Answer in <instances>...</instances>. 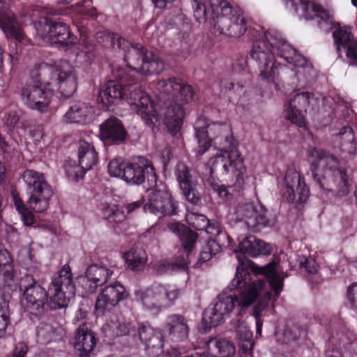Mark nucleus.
Masks as SVG:
<instances>
[{
  "label": "nucleus",
  "mask_w": 357,
  "mask_h": 357,
  "mask_svg": "<svg viewBox=\"0 0 357 357\" xmlns=\"http://www.w3.org/2000/svg\"><path fill=\"white\" fill-rule=\"evenodd\" d=\"M98 342L95 333L82 323L75 332L72 344L74 347L73 357H90V354Z\"/></svg>",
  "instance_id": "nucleus-25"
},
{
  "label": "nucleus",
  "mask_w": 357,
  "mask_h": 357,
  "mask_svg": "<svg viewBox=\"0 0 357 357\" xmlns=\"http://www.w3.org/2000/svg\"><path fill=\"white\" fill-rule=\"evenodd\" d=\"M347 298L351 306L357 309V283H353L348 287Z\"/></svg>",
  "instance_id": "nucleus-54"
},
{
  "label": "nucleus",
  "mask_w": 357,
  "mask_h": 357,
  "mask_svg": "<svg viewBox=\"0 0 357 357\" xmlns=\"http://www.w3.org/2000/svg\"><path fill=\"white\" fill-rule=\"evenodd\" d=\"M118 50L123 52L124 61L131 71H141L144 75L159 74L165 68V62L155 54L139 43H132L119 38Z\"/></svg>",
  "instance_id": "nucleus-8"
},
{
  "label": "nucleus",
  "mask_w": 357,
  "mask_h": 357,
  "mask_svg": "<svg viewBox=\"0 0 357 357\" xmlns=\"http://www.w3.org/2000/svg\"><path fill=\"white\" fill-rule=\"evenodd\" d=\"M10 323V311L8 304L3 301L0 303V338L6 335L8 325Z\"/></svg>",
  "instance_id": "nucleus-46"
},
{
  "label": "nucleus",
  "mask_w": 357,
  "mask_h": 357,
  "mask_svg": "<svg viewBox=\"0 0 357 357\" xmlns=\"http://www.w3.org/2000/svg\"><path fill=\"white\" fill-rule=\"evenodd\" d=\"M36 29L37 34L43 40L61 45L67 43V26L64 22H54L48 17H43L36 24Z\"/></svg>",
  "instance_id": "nucleus-24"
},
{
  "label": "nucleus",
  "mask_w": 357,
  "mask_h": 357,
  "mask_svg": "<svg viewBox=\"0 0 357 357\" xmlns=\"http://www.w3.org/2000/svg\"><path fill=\"white\" fill-rule=\"evenodd\" d=\"M145 199L144 197H142L141 199L133 202L132 203L128 204L126 205V209L128 211V213H130L135 211L137 208H139L142 205H144L145 204Z\"/></svg>",
  "instance_id": "nucleus-60"
},
{
  "label": "nucleus",
  "mask_w": 357,
  "mask_h": 357,
  "mask_svg": "<svg viewBox=\"0 0 357 357\" xmlns=\"http://www.w3.org/2000/svg\"><path fill=\"white\" fill-rule=\"evenodd\" d=\"M116 80H109L100 89L97 100L107 109L118 104L122 100H127L132 109L136 111V105L132 104L130 93L133 89H139L135 85L137 78L134 74L128 73L127 70L119 68L114 72Z\"/></svg>",
  "instance_id": "nucleus-10"
},
{
  "label": "nucleus",
  "mask_w": 357,
  "mask_h": 357,
  "mask_svg": "<svg viewBox=\"0 0 357 357\" xmlns=\"http://www.w3.org/2000/svg\"><path fill=\"white\" fill-rule=\"evenodd\" d=\"M286 3H291L292 7L298 10L301 8L304 13H307L310 8L312 10L315 15L321 20L328 22L331 17L330 13L321 5L317 4L311 0H284Z\"/></svg>",
  "instance_id": "nucleus-36"
},
{
  "label": "nucleus",
  "mask_w": 357,
  "mask_h": 357,
  "mask_svg": "<svg viewBox=\"0 0 357 357\" xmlns=\"http://www.w3.org/2000/svg\"><path fill=\"white\" fill-rule=\"evenodd\" d=\"M254 345V340H238V347L244 354H252Z\"/></svg>",
  "instance_id": "nucleus-58"
},
{
  "label": "nucleus",
  "mask_w": 357,
  "mask_h": 357,
  "mask_svg": "<svg viewBox=\"0 0 357 357\" xmlns=\"http://www.w3.org/2000/svg\"><path fill=\"white\" fill-rule=\"evenodd\" d=\"M113 271L99 264H93L88 266L85 278H80L83 282H90L88 291L95 292L98 287L105 284L112 277Z\"/></svg>",
  "instance_id": "nucleus-30"
},
{
  "label": "nucleus",
  "mask_w": 357,
  "mask_h": 357,
  "mask_svg": "<svg viewBox=\"0 0 357 357\" xmlns=\"http://www.w3.org/2000/svg\"><path fill=\"white\" fill-rule=\"evenodd\" d=\"M181 352L176 347L168 349L164 351L162 357H180Z\"/></svg>",
  "instance_id": "nucleus-62"
},
{
  "label": "nucleus",
  "mask_w": 357,
  "mask_h": 357,
  "mask_svg": "<svg viewBox=\"0 0 357 357\" xmlns=\"http://www.w3.org/2000/svg\"><path fill=\"white\" fill-rule=\"evenodd\" d=\"M174 176L186 199L198 205L201 197L196 190L197 178L193 169L183 162H178L174 169Z\"/></svg>",
  "instance_id": "nucleus-20"
},
{
  "label": "nucleus",
  "mask_w": 357,
  "mask_h": 357,
  "mask_svg": "<svg viewBox=\"0 0 357 357\" xmlns=\"http://www.w3.org/2000/svg\"><path fill=\"white\" fill-rule=\"evenodd\" d=\"M78 164L73 166L68 160V178L78 183L86 172L98 163V153L93 144L80 140L77 144Z\"/></svg>",
  "instance_id": "nucleus-17"
},
{
  "label": "nucleus",
  "mask_w": 357,
  "mask_h": 357,
  "mask_svg": "<svg viewBox=\"0 0 357 357\" xmlns=\"http://www.w3.org/2000/svg\"><path fill=\"white\" fill-rule=\"evenodd\" d=\"M181 263L182 259L179 256L176 257L174 261L167 259L160 260L157 264V271L160 274H164L172 272L176 269H185L188 266L180 265Z\"/></svg>",
  "instance_id": "nucleus-45"
},
{
  "label": "nucleus",
  "mask_w": 357,
  "mask_h": 357,
  "mask_svg": "<svg viewBox=\"0 0 357 357\" xmlns=\"http://www.w3.org/2000/svg\"><path fill=\"white\" fill-rule=\"evenodd\" d=\"M156 186L149 193L144 209L156 215L172 216L177 213L178 203L172 197L167 186Z\"/></svg>",
  "instance_id": "nucleus-16"
},
{
  "label": "nucleus",
  "mask_w": 357,
  "mask_h": 357,
  "mask_svg": "<svg viewBox=\"0 0 357 357\" xmlns=\"http://www.w3.org/2000/svg\"><path fill=\"white\" fill-rule=\"evenodd\" d=\"M180 294L181 289L176 284L158 282L135 292L136 301L143 310L152 315H158L163 309L174 305Z\"/></svg>",
  "instance_id": "nucleus-9"
},
{
  "label": "nucleus",
  "mask_w": 357,
  "mask_h": 357,
  "mask_svg": "<svg viewBox=\"0 0 357 357\" xmlns=\"http://www.w3.org/2000/svg\"><path fill=\"white\" fill-rule=\"evenodd\" d=\"M33 79V84H46L50 89L56 93L61 101L67 99V73L61 69V65L50 66L43 63L35 66L30 73Z\"/></svg>",
  "instance_id": "nucleus-14"
},
{
  "label": "nucleus",
  "mask_w": 357,
  "mask_h": 357,
  "mask_svg": "<svg viewBox=\"0 0 357 357\" xmlns=\"http://www.w3.org/2000/svg\"><path fill=\"white\" fill-rule=\"evenodd\" d=\"M175 0H152V2L155 7L158 8H164L167 6V3H172Z\"/></svg>",
  "instance_id": "nucleus-64"
},
{
  "label": "nucleus",
  "mask_w": 357,
  "mask_h": 357,
  "mask_svg": "<svg viewBox=\"0 0 357 357\" xmlns=\"http://www.w3.org/2000/svg\"><path fill=\"white\" fill-rule=\"evenodd\" d=\"M194 9V17L197 22H205L207 19V10L206 5L199 0H194L192 3Z\"/></svg>",
  "instance_id": "nucleus-48"
},
{
  "label": "nucleus",
  "mask_w": 357,
  "mask_h": 357,
  "mask_svg": "<svg viewBox=\"0 0 357 357\" xmlns=\"http://www.w3.org/2000/svg\"><path fill=\"white\" fill-rule=\"evenodd\" d=\"M340 137V145L342 149L352 153L356 151V146L355 142L354 132L351 127L344 126L338 133Z\"/></svg>",
  "instance_id": "nucleus-41"
},
{
  "label": "nucleus",
  "mask_w": 357,
  "mask_h": 357,
  "mask_svg": "<svg viewBox=\"0 0 357 357\" xmlns=\"http://www.w3.org/2000/svg\"><path fill=\"white\" fill-rule=\"evenodd\" d=\"M208 182L212 189L218 193L220 197L225 199H229V196L231 195L229 194L227 188L224 185H222L220 181H215V179L211 176L208 179Z\"/></svg>",
  "instance_id": "nucleus-49"
},
{
  "label": "nucleus",
  "mask_w": 357,
  "mask_h": 357,
  "mask_svg": "<svg viewBox=\"0 0 357 357\" xmlns=\"http://www.w3.org/2000/svg\"><path fill=\"white\" fill-rule=\"evenodd\" d=\"M64 333L63 328L55 327L48 323L42 322L36 328L37 340L43 344L61 340Z\"/></svg>",
  "instance_id": "nucleus-34"
},
{
  "label": "nucleus",
  "mask_w": 357,
  "mask_h": 357,
  "mask_svg": "<svg viewBox=\"0 0 357 357\" xmlns=\"http://www.w3.org/2000/svg\"><path fill=\"white\" fill-rule=\"evenodd\" d=\"M67 281V265H64L59 271L58 276L54 278L49 287L47 293L45 288L41 287L29 275L22 277L20 282V290L22 291L21 303L25 310L31 314L40 315L44 311V306L47 303L48 294L50 295V307L56 310L66 307V298L62 286Z\"/></svg>",
  "instance_id": "nucleus-5"
},
{
  "label": "nucleus",
  "mask_w": 357,
  "mask_h": 357,
  "mask_svg": "<svg viewBox=\"0 0 357 357\" xmlns=\"http://www.w3.org/2000/svg\"><path fill=\"white\" fill-rule=\"evenodd\" d=\"M114 333L124 347H135L142 343L147 353L158 357L164 353V337L161 331L149 321L121 322L115 325Z\"/></svg>",
  "instance_id": "nucleus-6"
},
{
  "label": "nucleus",
  "mask_w": 357,
  "mask_h": 357,
  "mask_svg": "<svg viewBox=\"0 0 357 357\" xmlns=\"http://www.w3.org/2000/svg\"><path fill=\"white\" fill-rule=\"evenodd\" d=\"M124 258L128 268L132 271L137 272L144 268L148 260V255L144 248L132 247L125 252Z\"/></svg>",
  "instance_id": "nucleus-33"
},
{
  "label": "nucleus",
  "mask_w": 357,
  "mask_h": 357,
  "mask_svg": "<svg viewBox=\"0 0 357 357\" xmlns=\"http://www.w3.org/2000/svg\"><path fill=\"white\" fill-rule=\"evenodd\" d=\"M268 280L271 290L274 291L275 296H279L284 286V277L278 274Z\"/></svg>",
  "instance_id": "nucleus-51"
},
{
  "label": "nucleus",
  "mask_w": 357,
  "mask_h": 357,
  "mask_svg": "<svg viewBox=\"0 0 357 357\" xmlns=\"http://www.w3.org/2000/svg\"><path fill=\"white\" fill-rule=\"evenodd\" d=\"M310 170L312 172L314 181L319 184V187L324 190H328V186L326 185V177H321L318 174L317 172V165L314 162L311 164Z\"/></svg>",
  "instance_id": "nucleus-53"
},
{
  "label": "nucleus",
  "mask_w": 357,
  "mask_h": 357,
  "mask_svg": "<svg viewBox=\"0 0 357 357\" xmlns=\"http://www.w3.org/2000/svg\"><path fill=\"white\" fill-rule=\"evenodd\" d=\"M27 351V345L22 342H18L14 348L12 357H26Z\"/></svg>",
  "instance_id": "nucleus-57"
},
{
  "label": "nucleus",
  "mask_w": 357,
  "mask_h": 357,
  "mask_svg": "<svg viewBox=\"0 0 357 357\" xmlns=\"http://www.w3.org/2000/svg\"><path fill=\"white\" fill-rule=\"evenodd\" d=\"M156 89L162 96L158 108L150 96L141 89H135L130 93L131 102L136 105V113L153 131L162 120L168 132L176 136L183 125V106L192 100L194 90L182 79L174 77L158 79Z\"/></svg>",
  "instance_id": "nucleus-1"
},
{
  "label": "nucleus",
  "mask_w": 357,
  "mask_h": 357,
  "mask_svg": "<svg viewBox=\"0 0 357 357\" xmlns=\"http://www.w3.org/2000/svg\"><path fill=\"white\" fill-rule=\"evenodd\" d=\"M313 98L314 94L307 91L294 94L289 102L284 105L286 119L299 128H306L304 113Z\"/></svg>",
  "instance_id": "nucleus-21"
},
{
  "label": "nucleus",
  "mask_w": 357,
  "mask_h": 357,
  "mask_svg": "<svg viewBox=\"0 0 357 357\" xmlns=\"http://www.w3.org/2000/svg\"><path fill=\"white\" fill-rule=\"evenodd\" d=\"M0 272H2L6 281L13 280V262L7 251L0 252Z\"/></svg>",
  "instance_id": "nucleus-44"
},
{
  "label": "nucleus",
  "mask_w": 357,
  "mask_h": 357,
  "mask_svg": "<svg viewBox=\"0 0 357 357\" xmlns=\"http://www.w3.org/2000/svg\"><path fill=\"white\" fill-rule=\"evenodd\" d=\"M22 177L29 196L27 202L29 207L36 213L45 211L49 207L53 190L45 181L43 174L26 169Z\"/></svg>",
  "instance_id": "nucleus-13"
},
{
  "label": "nucleus",
  "mask_w": 357,
  "mask_h": 357,
  "mask_svg": "<svg viewBox=\"0 0 357 357\" xmlns=\"http://www.w3.org/2000/svg\"><path fill=\"white\" fill-rule=\"evenodd\" d=\"M101 215L110 223H121L126 219L123 209L116 204H102Z\"/></svg>",
  "instance_id": "nucleus-39"
},
{
  "label": "nucleus",
  "mask_w": 357,
  "mask_h": 357,
  "mask_svg": "<svg viewBox=\"0 0 357 357\" xmlns=\"http://www.w3.org/2000/svg\"><path fill=\"white\" fill-rule=\"evenodd\" d=\"M110 176L120 178L130 185L146 183L147 190L156 186L159 176L151 160L144 156L132 162L119 158L112 160L108 165Z\"/></svg>",
  "instance_id": "nucleus-7"
},
{
  "label": "nucleus",
  "mask_w": 357,
  "mask_h": 357,
  "mask_svg": "<svg viewBox=\"0 0 357 357\" xmlns=\"http://www.w3.org/2000/svg\"><path fill=\"white\" fill-rule=\"evenodd\" d=\"M92 3V0H82L68 6V15H71L73 25L79 34V43L85 49V53L93 49L94 44L89 39L90 35L100 24L97 20V9L91 6Z\"/></svg>",
  "instance_id": "nucleus-11"
},
{
  "label": "nucleus",
  "mask_w": 357,
  "mask_h": 357,
  "mask_svg": "<svg viewBox=\"0 0 357 357\" xmlns=\"http://www.w3.org/2000/svg\"><path fill=\"white\" fill-rule=\"evenodd\" d=\"M237 335L238 337L239 340L246 341V340H253L252 339V332L247 329L246 328H239L237 331Z\"/></svg>",
  "instance_id": "nucleus-59"
},
{
  "label": "nucleus",
  "mask_w": 357,
  "mask_h": 357,
  "mask_svg": "<svg viewBox=\"0 0 357 357\" xmlns=\"http://www.w3.org/2000/svg\"><path fill=\"white\" fill-rule=\"evenodd\" d=\"M300 268L309 274H315L318 271V264L316 261L310 258H303L299 261Z\"/></svg>",
  "instance_id": "nucleus-50"
},
{
  "label": "nucleus",
  "mask_w": 357,
  "mask_h": 357,
  "mask_svg": "<svg viewBox=\"0 0 357 357\" xmlns=\"http://www.w3.org/2000/svg\"><path fill=\"white\" fill-rule=\"evenodd\" d=\"M208 222L206 215L199 213H192L188 219L189 225L198 231H204L208 226Z\"/></svg>",
  "instance_id": "nucleus-47"
},
{
  "label": "nucleus",
  "mask_w": 357,
  "mask_h": 357,
  "mask_svg": "<svg viewBox=\"0 0 357 357\" xmlns=\"http://www.w3.org/2000/svg\"><path fill=\"white\" fill-rule=\"evenodd\" d=\"M204 231L215 236V238H209L208 241H216L222 247L231 245L232 238L222 229L218 222L209 220L208 226Z\"/></svg>",
  "instance_id": "nucleus-37"
},
{
  "label": "nucleus",
  "mask_w": 357,
  "mask_h": 357,
  "mask_svg": "<svg viewBox=\"0 0 357 357\" xmlns=\"http://www.w3.org/2000/svg\"><path fill=\"white\" fill-rule=\"evenodd\" d=\"M303 334H305L304 330L297 326L287 328L284 331L285 336L293 341L298 340Z\"/></svg>",
  "instance_id": "nucleus-52"
},
{
  "label": "nucleus",
  "mask_w": 357,
  "mask_h": 357,
  "mask_svg": "<svg viewBox=\"0 0 357 357\" xmlns=\"http://www.w3.org/2000/svg\"><path fill=\"white\" fill-rule=\"evenodd\" d=\"M222 250V246L218 245L216 241H207L205 245L202 247L199 257H196L195 262H192L193 267H201L202 265L209 261L213 256L220 252Z\"/></svg>",
  "instance_id": "nucleus-38"
},
{
  "label": "nucleus",
  "mask_w": 357,
  "mask_h": 357,
  "mask_svg": "<svg viewBox=\"0 0 357 357\" xmlns=\"http://www.w3.org/2000/svg\"><path fill=\"white\" fill-rule=\"evenodd\" d=\"M218 4L211 3V9L217 15L213 17V26L220 33L229 37H240L248 29L245 19L240 10L234 8L225 0H217Z\"/></svg>",
  "instance_id": "nucleus-12"
},
{
  "label": "nucleus",
  "mask_w": 357,
  "mask_h": 357,
  "mask_svg": "<svg viewBox=\"0 0 357 357\" xmlns=\"http://www.w3.org/2000/svg\"><path fill=\"white\" fill-rule=\"evenodd\" d=\"M96 42L105 48L118 50L119 38H123L118 33L107 31H98L95 35Z\"/></svg>",
  "instance_id": "nucleus-42"
},
{
  "label": "nucleus",
  "mask_w": 357,
  "mask_h": 357,
  "mask_svg": "<svg viewBox=\"0 0 357 357\" xmlns=\"http://www.w3.org/2000/svg\"><path fill=\"white\" fill-rule=\"evenodd\" d=\"M87 314V309L80 306L79 309L77 310L75 317L73 319V324L75 325L79 324V326L81 325L82 323L86 324L84 320L86 319Z\"/></svg>",
  "instance_id": "nucleus-56"
},
{
  "label": "nucleus",
  "mask_w": 357,
  "mask_h": 357,
  "mask_svg": "<svg viewBox=\"0 0 357 357\" xmlns=\"http://www.w3.org/2000/svg\"><path fill=\"white\" fill-rule=\"evenodd\" d=\"M19 121V116L15 112H10L7 118L6 124L8 126L14 127Z\"/></svg>",
  "instance_id": "nucleus-61"
},
{
  "label": "nucleus",
  "mask_w": 357,
  "mask_h": 357,
  "mask_svg": "<svg viewBox=\"0 0 357 357\" xmlns=\"http://www.w3.org/2000/svg\"><path fill=\"white\" fill-rule=\"evenodd\" d=\"M163 331L172 341L178 342L188 339L190 332L188 319L180 314L167 316Z\"/></svg>",
  "instance_id": "nucleus-26"
},
{
  "label": "nucleus",
  "mask_w": 357,
  "mask_h": 357,
  "mask_svg": "<svg viewBox=\"0 0 357 357\" xmlns=\"http://www.w3.org/2000/svg\"><path fill=\"white\" fill-rule=\"evenodd\" d=\"M284 184L282 195L287 202L298 207L307 201L310 194V188L305 183V176L294 165L287 167Z\"/></svg>",
  "instance_id": "nucleus-15"
},
{
  "label": "nucleus",
  "mask_w": 357,
  "mask_h": 357,
  "mask_svg": "<svg viewBox=\"0 0 357 357\" xmlns=\"http://www.w3.org/2000/svg\"><path fill=\"white\" fill-rule=\"evenodd\" d=\"M100 135L104 142L120 144L126 141L128 132L122 121L117 117L112 116L100 124Z\"/></svg>",
  "instance_id": "nucleus-27"
},
{
  "label": "nucleus",
  "mask_w": 357,
  "mask_h": 357,
  "mask_svg": "<svg viewBox=\"0 0 357 357\" xmlns=\"http://www.w3.org/2000/svg\"><path fill=\"white\" fill-rule=\"evenodd\" d=\"M238 213H241V218L247 227L255 232L274 223V218L261 204L256 207L252 204H245L240 208Z\"/></svg>",
  "instance_id": "nucleus-22"
},
{
  "label": "nucleus",
  "mask_w": 357,
  "mask_h": 357,
  "mask_svg": "<svg viewBox=\"0 0 357 357\" xmlns=\"http://www.w3.org/2000/svg\"><path fill=\"white\" fill-rule=\"evenodd\" d=\"M199 120L194 126L198 146L197 155L202 156L212 146H219L220 154L214 157L211 172H220L227 176L236 192H241L245 185L247 167L244 158L238 151V143L234 137L231 129L225 123L213 122L199 126Z\"/></svg>",
  "instance_id": "nucleus-3"
},
{
  "label": "nucleus",
  "mask_w": 357,
  "mask_h": 357,
  "mask_svg": "<svg viewBox=\"0 0 357 357\" xmlns=\"http://www.w3.org/2000/svg\"><path fill=\"white\" fill-rule=\"evenodd\" d=\"M250 260L240 262L235 278L226 290L218 294L204 310L202 322L206 328H215L231 317L236 310L239 315L245 308L252 305L266 288V281L254 273Z\"/></svg>",
  "instance_id": "nucleus-2"
},
{
  "label": "nucleus",
  "mask_w": 357,
  "mask_h": 357,
  "mask_svg": "<svg viewBox=\"0 0 357 357\" xmlns=\"http://www.w3.org/2000/svg\"><path fill=\"white\" fill-rule=\"evenodd\" d=\"M276 263L270 262L261 268V273L266 276L267 279L278 275L279 273L276 271Z\"/></svg>",
  "instance_id": "nucleus-55"
},
{
  "label": "nucleus",
  "mask_w": 357,
  "mask_h": 357,
  "mask_svg": "<svg viewBox=\"0 0 357 357\" xmlns=\"http://www.w3.org/2000/svg\"><path fill=\"white\" fill-rule=\"evenodd\" d=\"M12 197L15 208L19 212L24 224L27 226L31 225L34 222L33 213L28 210L17 193L13 192Z\"/></svg>",
  "instance_id": "nucleus-43"
},
{
  "label": "nucleus",
  "mask_w": 357,
  "mask_h": 357,
  "mask_svg": "<svg viewBox=\"0 0 357 357\" xmlns=\"http://www.w3.org/2000/svg\"><path fill=\"white\" fill-rule=\"evenodd\" d=\"M168 228L179 238L182 254L179 257L182 259L181 266H188L195 261L196 244L198 234L183 224L178 222L168 224Z\"/></svg>",
  "instance_id": "nucleus-19"
},
{
  "label": "nucleus",
  "mask_w": 357,
  "mask_h": 357,
  "mask_svg": "<svg viewBox=\"0 0 357 357\" xmlns=\"http://www.w3.org/2000/svg\"><path fill=\"white\" fill-rule=\"evenodd\" d=\"M250 55L258 66L261 79L268 83L274 82L278 74V68L280 63L276 64L275 56L297 68L296 76L301 73L310 74L313 69L312 63L288 44L281 33L275 29H268L253 41Z\"/></svg>",
  "instance_id": "nucleus-4"
},
{
  "label": "nucleus",
  "mask_w": 357,
  "mask_h": 357,
  "mask_svg": "<svg viewBox=\"0 0 357 357\" xmlns=\"http://www.w3.org/2000/svg\"><path fill=\"white\" fill-rule=\"evenodd\" d=\"M128 296L125 287L119 282L105 287L98 295L95 304L97 317H107L119 303Z\"/></svg>",
  "instance_id": "nucleus-18"
},
{
  "label": "nucleus",
  "mask_w": 357,
  "mask_h": 357,
  "mask_svg": "<svg viewBox=\"0 0 357 357\" xmlns=\"http://www.w3.org/2000/svg\"><path fill=\"white\" fill-rule=\"evenodd\" d=\"M91 109L79 101L70 102L68 123H86L91 119Z\"/></svg>",
  "instance_id": "nucleus-35"
},
{
  "label": "nucleus",
  "mask_w": 357,
  "mask_h": 357,
  "mask_svg": "<svg viewBox=\"0 0 357 357\" xmlns=\"http://www.w3.org/2000/svg\"><path fill=\"white\" fill-rule=\"evenodd\" d=\"M21 97L29 108L43 112L50 103L51 92L43 89L40 84L29 83L22 88Z\"/></svg>",
  "instance_id": "nucleus-23"
},
{
  "label": "nucleus",
  "mask_w": 357,
  "mask_h": 357,
  "mask_svg": "<svg viewBox=\"0 0 357 357\" xmlns=\"http://www.w3.org/2000/svg\"><path fill=\"white\" fill-rule=\"evenodd\" d=\"M319 162H324L325 169L334 177L335 182L346 187L349 185V176L347 171L340 167V162L333 155H326L324 152L318 153Z\"/></svg>",
  "instance_id": "nucleus-31"
},
{
  "label": "nucleus",
  "mask_w": 357,
  "mask_h": 357,
  "mask_svg": "<svg viewBox=\"0 0 357 357\" xmlns=\"http://www.w3.org/2000/svg\"><path fill=\"white\" fill-rule=\"evenodd\" d=\"M209 357H233L236 352L234 344L224 337H213L207 342Z\"/></svg>",
  "instance_id": "nucleus-32"
},
{
  "label": "nucleus",
  "mask_w": 357,
  "mask_h": 357,
  "mask_svg": "<svg viewBox=\"0 0 357 357\" xmlns=\"http://www.w3.org/2000/svg\"><path fill=\"white\" fill-rule=\"evenodd\" d=\"M246 61L243 59H238L233 63V69L236 71L241 72L245 69Z\"/></svg>",
  "instance_id": "nucleus-63"
},
{
  "label": "nucleus",
  "mask_w": 357,
  "mask_h": 357,
  "mask_svg": "<svg viewBox=\"0 0 357 357\" xmlns=\"http://www.w3.org/2000/svg\"><path fill=\"white\" fill-rule=\"evenodd\" d=\"M6 0H0V27L8 38L22 41L24 38L20 22L11 12L6 10Z\"/></svg>",
  "instance_id": "nucleus-28"
},
{
  "label": "nucleus",
  "mask_w": 357,
  "mask_h": 357,
  "mask_svg": "<svg viewBox=\"0 0 357 357\" xmlns=\"http://www.w3.org/2000/svg\"><path fill=\"white\" fill-rule=\"evenodd\" d=\"M238 241V248L234 250L236 253L255 257L260 255H270L271 252V246L255 236L250 235L243 237L242 239L239 238Z\"/></svg>",
  "instance_id": "nucleus-29"
},
{
  "label": "nucleus",
  "mask_w": 357,
  "mask_h": 357,
  "mask_svg": "<svg viewBox=\"0 0 357 357\" xmlns=\"http://www.w3.org/2000/svg\"><path fill=\"white\" fill-rule=\"evenodd\" d=\"M244 84L242 82L235 83L230 78H222L220 81V92L228 98L229 102L232 101L233 95H239Z\"/></svg>",
  "instance_id": "nucleus-40"
}]
</instances>
